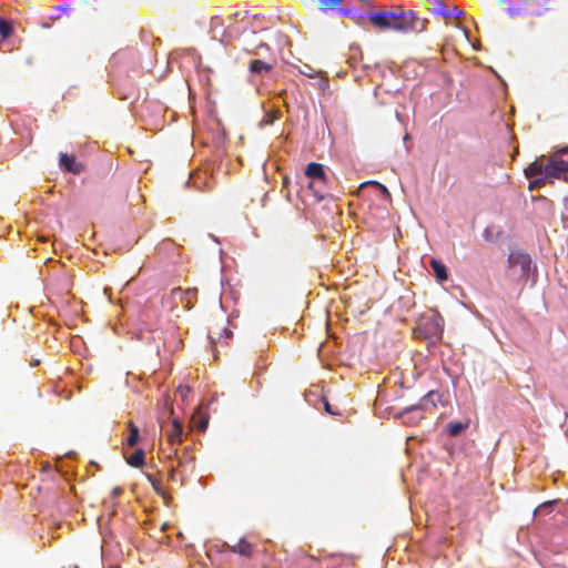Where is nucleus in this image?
I'll list each match as a JSON object with an SVG mask.
<instances>
[{
  "label": "nucleus",
  "instance_id": "1",
  "mask_svg": "<svg viewBox=\"0 0 568 568\" xmlns=\"http://www.w3.org/2000/svg\"><path fill=\"white\" fill-rule=\"evenodd\" d=\"M369 22L379 30H394L397 32H423L426 30L427 19L419 18L414 11H404L400 7L392 11H377L368 13Z\"/></svg>",
  "mask_w": 568,
  "mask_h": 568
},
{
  "label": "nucleus",
  "instance_id": "2",
  "mask_svg": "<svg viewBox=\"0 0 568 568\" xmlns=\"http://www.w3.org/2000/svg\"><path fill=\"white\" fill-rule=\"evenodd\" d=\"M568 173V146L555 151L548 159L547 174L561 179Z\"/></svg>",
  "mask_w": 568,
  "mask_h": 568
},
{
  "label": "nucleus",
  "instance_id": "3",
  "mask_svg": "<svg viewBox=\"0 0 568 568\" xmlns=\"http://www.w3.org/2000/svg\"><path fill=\"white\" fill-rule=\"evenodd\" d=\"M342 2H321L320 10L329 16L345 17L355 22H359L363 19V14L357 10L345 9Z\"/></svg>",
  "mask_w": 568,
  "mask_h": 568
},
{
  "label": "nucleus",
  "instance_id": "4",
  "mask_svg": "<svg viewBox=\"0 0 568 568\" xmlns=\"http://www.w3.org/2000/svg\"><path fill=\"white\" fill-rule=\"evenodd\" d=\"M434 12L443 18L446 23H454L463 14V10L454 6L453 8H446L445 2H438V8Z\"/></svg>",
  "mask_w": 568,
  "mask_h": 568
},
{
  "label": "nucleus",
  "instance_id": "5",
  "mask_svg": "<svg viewBox=\"0 0 568 568\" xmlns=\"http://www.w3.org/2000/svg\"><path fill=\"white\" fill-rule=\"evenodd\" d=\"M166 436L172 448L179 445L183 438L182 423L179 422L176 418H173L170 429L166 432Z\"/></svg>",
  "mask_w": 568,
  "mask_h": 568
},
{
  "label": "nucleus",
  "instance_id": "6",
  "mask_svg": "<svg viewBox=\"0 0 568 568\" xmlns=\"http://www.w3.org/2000/svg\"><path fill=\"white\" fill-rule=\"evenodd\" d=\"M60 166L73 174H80L83 170L82 164L77 162L75 156L67 153L60 154Z\"/></svg>",
  "mask_w": 568,
  "mask_h": 568
},
{
  "label": "nucleus",
  "instance_id": "7",
  "mask_svg": "<svg viewBox=\"0 0 568 568\" xmlns=\"http://www.w3.org/2000/svg\"><path fill=\"white\" fill-rule=\"evenodd\" d=\"M525 175L529 180L541 176L549 178L547 174V164H544L541 160H536L525 169Z\"/></svg>",
  "mask_w": 568,
  "mask_h": 568
},
{
  "label": "nucleus",
  "instance_id": "8",
  "mask_svg": "<svg viewBox=\"0 0 568 568\" xmlns=\"http://www.w3.org/2000/svg\"><path fill=\"white\" fill-rule=\"evenodd\" d=\"M173 453L178 459V467L185 468L187 466H193L195 457L191 454L190 447H185L181 455H179L178 449L173 447Z\"/></svg>",
  "mask_w": 568,
  "mask_h": 568
},
{
  "label": "nucleus",
  "instance_id": "9",
  "mask_svg": "<svg viewBox=\"0 0 568 568\" xmlns=\"http://www.w3.org/2000/svg\"><path fill=\"white\" fill-rule=\"evenodd\" d=\"M230 549L243 557H251L253 552L252 545L245 538L239 539L236 544L230 546Z\"/></svg>",
  "mask_w": 568,
  "mask_h": 568
},
{
  "label": "nucleus",
  "instance_id": "10",
  "mask_svg": "<svg viewBox=\"0 0 568 568\" xmlns=\"http://www.w3.org/2000/svg\"><path fill=\"white\" fill-rule=\"evenodd\" d=\"M305 174L311 179H317L323 182L326 180L324 166L321 163H316V162L308 163L306 166Z\"/></svg>",
  "mask_w": 568,
  "mask_h": 568
},
{
  "label": "nucleus",
  "instance_id": "11",
  "mask_svg": "<svg viewBox=\"0 0 568 568\" xmlns=\"http://www.w3.org/2000/svg\"><path fill=\"white\" fill-rule=\"evenodd\" d=\"M469 419L465 422H449L446 425V432L449 436L456 437L469 427Z\"/></svg>",
  "mask_w": 568,
  "mask_h": 568
},
{
  "label": "nucleus",
  "instance_id": "12",
  "mask_svg": "<svg viewBox=\"0 0 568 568\" xmlns=\"http://www.w3.org/2000/svg\"><path fill=\"white\" fill-rule=\"evenodd\" d=\"M248 69L252 73L263 74L270 72L273 69V65L263 60L256 59L250 62Z\"/></svg>",
  "mask_w": 568,
  "mask_h": 568
},
{
  "label": "nucleus",
  "instance_id": "13",
  "mask_svg": "<svg viewBox=\"0 0 568 568\" xmlns=\"http://www.w3.org/2000/svg\"><path fill=\"white\" fill-rule=\"evenodd\" d=\"M430 266L435 273L436 278L439 282L447 280V277H448L447 270H446V266L442 262H439L435 258H432Z\"/></svg>",
  "mask_w": 568,
  "mask_h": 568
},
{
  "label": "nucleus",
  "instance_id": "14",
  "mask_svg": "<svg viewBox=\"0 0 568 568\" xmlns=\"http://www.w3.org/2000/svg\"><path fill=\"white\" fill-rule=\"evenodd\" d=\"M128 430H129V436L126 438V444L130 447H134L139 443V439H140L139 427L132 420H130L128 423Z\"/></svg>",
  "mask_w": 568,
  "mask_h": 568
},
{
  "label": "nucleus",
  "instance_id": "15",
  "mask_svg": "<svg viewBox=\"0 0 568 568\" xmlns=\"http://www.w3.org/2000/svg\"><path fill=\"white\" fill-rule=\"evenodd\" d=\"M179 294L181 296V301L185 304V307L191 308V301L194 298L197 294L196 288L187 290L185 292H182L181 288H176L173 291V295Z\"/></svg>",
  "mask_w": 568,
  "mask_h": 568
},
{
  "label": "nucleus",
  "instance_id": "16",
  "mask_svg": "<svg viewBox=\"0 0 568 568\" xmlns=\"http://www.w3.org/2000/svg\"><path fill=\"white\" fill-rule=\"evenodd\" d=\"M435 397L439 398V395L435 392H429L420 399L419 407L424 410H427L429 407H436Z\"/></svg>",
  "mask_w": 568,
  "mask_h": 568
},
{
  "label": "nucleus",
  "instance_id": "17",
  "mask_svg": "<svg viewBox=\"0 0 568 568\" xmlns=\"http://www.w3.org/2000/svg\"><path fill=\"white\" fill-rule=\"evenodd\" d=\"M128 464L132 467H141L144 464V452L136 449L133 455L128 458Z\"/></svg>",
  "mask_w": 568,
  "mask_h": 568
},
{
  "label": "nucleus",
  "instance_id": "18",
  "mask_svg": "<svg viewBox=\"0 0 568 568\" xmlns=\"http://www.w3.org/2000/svg\"><path fill=\"white\" fill-rule=\"evenodd\" d=\"M554 180H556V179L555 178H546V176L534 178L530 180L528 189L530 191L539 189V187L544 186L547 182L552 183Z\"/></svg>",
  "mask_w": 568,
  "mask_h": 568
},
{
  "label": "nucleus",
  "instance_id": "19",
  "mask_svg": "<svg viewBox=\"0 0 568 568\" xmlns=\"http://www.w3.org/2000/svg\"><path fill=\"white\" fill-rule=\"evenodd\" d=\"M12 33L11 24L0 17V37L7 39Z\"/></svg>",
  "mask_w": 568,
  "mask_h": 568
},
{
  "label": "nucleus",
  "instance_id": "20",
  "mask_svg": "<svg viewBox=\"0 0 568 568\" xmlns=\"http://www.w3.org/2000/svg\"><path fill=\"white\" fill-rule=\"evenodd\" d=\"M510 260L515 263H520L523 267L527 266L530 264V257L528 254H524V253H518V254H513L510 256Z\"/></svg>",
  "mask_w": 568,
  "mask_h": 568
},
{
  "label": "nucleus",
  "instance_id": "21",
  "mask_svg": "<svg viewBox=\"0 0 568 568\" xmlns=\"http://www.w3.org/2000/svg\"><path fill=\"white\" fill-rule=\"evenodd\" d=\"M323 404H324V409L326 410V413H328L329 415H334V416L339 415V412L334 410L327 399L323 398Z\"/></svg>",
  "mask_w": 568,
  "mask_h": 568
},
{
  "label": "nucleus",
  "instance_id": "22",
  "mask_svg": "<svg viewBox=\"0 0 568 568\" xmlns=\"http://www.w3.org/2000/svg\"><path fill=\"white\" fill-rule=\"evenodd\" d=\"M261 49H265V50H268V45L264 42H260L254 49L250 50V49H246L250 53H254V54H257L258 53V50Z\"/></svg>",
  "mask_w": 568,
  "mask_h": 568
},
{
  "label": "nucleus",
  "instance_id": "23",
  "mask_svg": "<svg viewBox=\"0 0 568 568\" xmlns=\"http://www.w3.org/2000/svg\"><path fill=\"white\" fill-rule=\"evenodd\" d=\"M369 183H371V184H373V185H375V186H377V187L381 190V192H382V194H383L384 196H386V197H389V196H390V194H389V192H388L387 187H386V186H384L383 184H381V183H378V182H369Z\"/></svg>",
  "mask_w": 568,
  "mask_h": 568
},
{
  "label": "nucleus",
  "instance_id": "24",
  "mask_svg": "<svg viewBox=\"0 0 568 568\" xmlns=\"http://www.w3.org/2000/svg\"><path fill=\"white\" fill-rule=\"evenodd\" d=\"M191 392V388L189 386H179L178 387V393L181 395V397L184 399L186 398V396L189 395V393Z\"/></svg>",
  "mask_w": 568,
  "mask_h": 568
},
{
  "label": "nucleus",
  "instance_id": "25",
  "mask_svg": "<svg viewBox=\"0 0 568 568\" xmlns=\"http://www.w3.org/2000/svg\"><path fill=\"white\" fill-rule=\"evenodd\" d=\"M148 479L150 480L152 487L154 488L155 491L160 493V489H161V481L158 480V479H154L152 476H148Z\"/></svg>",
  "mask_w": 568,
  "mask_h": 568
},
{
  "label": "nucleus",
  "instance_id": "26",
  "mask_svg": "<svg viewBox=\"0 0 568 568\" xmlns=\"http://www.w3.org/2000/svg\"><path fill=\"white\" fill-rule=\"evenodd\" d=\"M123 489L121 487H114L111 491L112 498H116L122 494Z\"/></svg>",
  "mask_w": 568,
  "mask_h": 568
},
{
  "label": "nucleus",
  "instance_id": "27",
  "mask_svg": "<svg viewBox=\"0 0 568 568\" xmlns=\"http://www.w3.org/2000/svg\"><path fill=\"white\" fill-rule=\"evenodd\" d=\"M175 474H176V468L174 466L171 467V469L169 470V478L171 480H175Z\"/></svg>",
  "mask_w": 568,
  "mask_h": 568
},
{
  "label": "nucleus",
  "instance_id": "28",
  "mask_svg": "<svg viewBox=\"0 0 568 568\" xmlns=\"http://www.w3.org/2000/svg\"><path fill=\"white\" fill-rule=\"evenodd\" d=\"M206 426H207V419H202V420L200 422V424H199V428H200L201 430H204V429L206 428Z\"/></svg>",
  "mask_w": 568,
  "mask_h": 568
},
{
  "label": "nucleus",
  "instance_id": "29",
  "mask_svg": "<svg viewBox=\"0 0 568 568\" xmlns=\"http://www.w3.org/2000/svg\"><path fill=\"white\" fill-rule=\"evenodd\" d=\"M566 204L568 205V200H566ZM562 221H564V223H568V213L564 214Z\"/></svg>",
  "mask_w": 568,
  "mask_h": 568
},
{
  "label": "nucleus",
  "instance_id": "30",
  "mask_svg": "<svg viewBox=\"0 0 568 568\" xmlns=\"http://www.w3.org/2000/svg\"><path fill=\"white\" fill-rule=\"evenodd\" d=\"M224 333L226 334V337H230L232 335V332L227 328H224Z\"/></svg>",
  "mask_w": 568,
  "mask_h": 568
},
{
  "label": "nucleus",
  "instance_id": "31",
  "mask_svg": "<svg viewBox=\"0 0 568 568\" xmlns=\"http://www.w3.org/2000/svg\"><path fill=\"white\" fill-rule=\"evenodd\" d=\"M436 332H442L439 323H436Z\"/></svg>",
  "mask_w": 568,
  "mask_h": 568
}]
</instances>
